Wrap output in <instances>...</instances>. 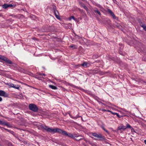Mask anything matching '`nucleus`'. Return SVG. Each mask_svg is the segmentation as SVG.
I'll list each match as a JSON object with an SVG mask.
<instances>
[{"label":"nucleus","mask_w":146,"mask_h":146,"mask_svg":"<svg viewBox=\"0 0 146 146\" xmlns=\"http://www.w3.org/2000/svg\"><path fill=\"white\" fill-rule=\"evenodd\" d=\"M81 139H82V138H80V139H76V140H80Z\"/></svg>","instance_id":"33"},{"label":"nucleus","mask_w":146,"mask_h":146,"mask_svg":"<svg viewBox=\"0 0 146 146\" xmlns=\"http://www.w3.org/2000/svg\"><path fill=\"white\" fill-rule=\"evenodd\" d=\"M131 131H134V130L133 129L132 127H131Z\"/></svg>","instance_id":"30"},{"label":"nucleus","mask_w":146,"mask_h":146,"mask_svg":"<svg viewBox=\"0 0 146 146\" xmlns=\"http://www.w3.org/2000/svg\"><path fill=\"white\" fill-rule=\"evenodd\" d=\"M0 96L6 97L7 96V94L4 91L0 90Z\"/></svg>","instance_id":"6"},{"label":"nucleus","mask_w":146,"mask_h":146,"mask_svg":"<svg viewBox=\"0 0 146 146\" xmlns=\"http://www.w3.org/2000/svg\"><path fill=\"white\" fill-rule=\"evenodd\" d=\"M126 129V127H125V126H123L122 125L119 126L118 127V129L119 130H120L121 129L124 130Z\"/></svg>","instance_id":"10"},{"label":"nucleus","mask_w":146,"mask_h":146,"mask_svg":"<svg viewBox=\"0 0 146 146\" xmlns=\"http://www.w3.org/2000/svg\"><path fill=\"white\" fill-rule=\"evenodd\" d=\"M20 86L18 85H14V87H13V88L19 90V88Z\"/></svg>","instance_id":"16"},{"label":"nucleus","mask_w":146,"mask_h":146,"mask_svg":"<svg viewBox=\"0 0 146 146\" xmlns=\"http://www.w3.org/2000/svg\"><path fill=\"white\" fill-rule=\"evenodd\" d=\"M108 11L109 13L111 15L112 17L114 19H115L116 17L110 9L108 10Z\"/></svg>","instance_id":"9"},{"label":"nucleus","mask_w":146,"mask_h":146,"mask_svg":"<svg viewBox=\"0 0 146 146\" xmlns=\"http://www.w3.org/2000/svg\"><path fill=\"white\" fill-rule=\"evenodd\" d=\"M144 142L145 143V144L146 145V140H145L144 141Z\"/></svg>","instance_id":"32"},{"label":"nucleus","mask_w":146,"mask_h":146,"mask_svg":"<svg viewBox=\"0 0 146 146\" xmlns=\"http://www.w3.org/2000/svg\"><path fill=\"white\" fill-rule=\"evenodd\" d=\"M72 19H73L74 20H75L74 17L73 16H71L69 18V20H71Z\"/></svg>","instance_id":"24"},{"label":"nucleus","mask_w":146,"mask_h":146,"mask_svg":"<svg viewBox=\"0 0 146 146\" xmlns=\"http://www.w3.org/2000/svg\"><path fill=\"white\" fill-rule=\"evenodd\" d=\"M49 87L50 88L54 90H56L57 88L56 86L52 85H49Z\"/></svg>","instance_id":"12"},{"label":"nucleus","mask_w":146,"mask_h":146,"mask_svg":"<svg viewBox=\"0 0 146 146\" xmlns=\"http://www.w3.org/2000/svg\"><path fill=\"white\" fill-rule=\"evenodd\" d=\"M110 112L111 113H112V114H113V115H117V116L118 117H121V116L120 115H119L118 113H114V112H113L112 111H110Z\"/></svg>","instance_id":"14"},{"label":"nucleus","mask_w":146,"mask_h":146,"mask_svg":"<svg viewBox=\"0 0 146 146\" xmlns=\"http://www.w3.org/2000/svg\"><path fill=\"white\" fill-rule=\"evenodd\" d=\"M125 127H126V129L127 128H131V126L129 124H127L126 125V126H125Z\"/></svg>","instance_id":"19"},{"label":"nucleus","mask_w":146,"mask_h":146,"mask_svg":"<svg viewBox=\"0 0 146 146\" xmlns=\"http://www.w3.org/2000/svg\"><path fill=\"white\" fill-rule=\"evenodd\" d=\"M96 6L98 7L101 11H103L104 9L102 7L100 4H97L96 5Z\"/></svg>","instance_id":"13"},{"label":"nucleus","mask_w":146,"mask_h":146,"mask_svg":"<svg viewBox=\"0 0 146 146\" xmlns=\"http://www.w3.org/2000/svg\"><path fill=\"white\" fill-rule=\"evenodd\" d=\"M92 134L93 136L96 137L98 138H102V136L101 134H98L96 133H93Z\"/></svg>","instance_id":"7"},{"label":"nucleus","mask_w":146,"mask_h":146,"mask_svg":"<svg viewBox=\"0 0 146 146\" xmlns=\"http://www.w3.org/2000/svg\"><path fill=\"white\" fill-rule=\"evenodd\" d=\"M38 128L40 129H42L46 130L48 132L50 133L51 132V128L49 127L48 126L45 125H40L39 126H38Z\"/></svg>","instance_id":"2"},{"label":"nucleus","mask_w":146,"mask_h":146,"mask_svg":"<svg viewBox=\"0 0 146 146\" xmlns=\"http://www.w3.org/2000/svg\"><path fill=\"white\" fill-rule=\"evenodd\" d=\"M13 6V5H12V4L8 5V7H12Z\"/></svg>","instance_id":"25"},{"label":"nucleus","mask_w":146,"mask_h":146,"mask_svg":"<svg viewBox=\"0 0 146 146\" xmlns=\"http://www.w3.org/2000/svg\"><path fill=\"white\" fill-rule=\"evenodd\" d=\"M75 46H75V45H71V46H70V47H71V48H73V47H75Z\"/></svg>","instance_id":"29"},{"label":"nucleus","mask_w":146,"mask_h":146,"mask_svg":"<svg viewBox=\"0 0 146 146\" xmlns=\"http://www.w3.org/2000/svg\"><path fill=\"white\" fill-rule=\"evenodd\" d=\"M64 131L58 128H56L55 129L51 128L50 133H55L58 132L61 133L63 135V132Z\"/></svg>","instance_id":"1"},{"label":"nucleus","mask_w":146,"mask_h":146,"mask_svg":"<svg viewBox=\"0 0 146 146\" xmlns=\"http://www.w3.org/2000/svg\"><path fill=\"white\" fill-rule=\"evenodd\" d=\"M3 8L4 9H6L8 7V4H5L2 6Z\"/></svg>","instance_id":"15"},{"label":"nucleus","mask_w":146,"mask_h":146,"mask_svg":"<svg viewBox=\"0 0 146 146\" xmlns=\"http://www.w3.org/2000/svg\"><path fill=\"white\" fill-rule=\"evenodd\" d=\"M2 100V98L0 97V102H1Z\"/></svg>","instance_id":"31"},{"label":"nucleus","mask_w":146,"mask_h":146,"mask_svg":"<svg viewBox=\"0 0 146 146\" xmlns=\"http://www.w3.org/2000/svg\"><path fill=\"white\" fill-rule=\"evenodd\" d=\"M103 110V111H108V112H110V111H110V110Z\"/></svg>","instance_id":"27"},{"label":"nucleus","mask_w":146,"mask_h":146,"mask_svg":"<svg viewBox=\"0 0 146 146\" xmlns=\"http://www.w3.org/2000/svg\"><path fill=\"white\" fill-rule=\"evenodd\" d=\"M0 124L3 125H6V124L5 123L1 120H0Z\"/></svg>","instance_id":"18"},{"label":"nucleus","mask_w":146,"mask_h":146,"mask_svg":"<svg viewBox=\"0 0 146 146\" xmlns=\"http://www.w3.org/2000/svg\"><path fill=\"white\" fill-rule=\"evenodd\" d=\"M63 135H66L68 137L72 138H74L75 137H79V136H77L76 134H74V135H73L71 133H68L66 131H64V132H63Z\"/></svg>","instance_id":"4"},{"label":"nucleus","mask_w":146,"mask_h":146,"mask_svg":"<svg viewBox=\"0 0 146 146\" xmlns=\"http://www.w3.org/2000/svg\"><path fill=\"white\" fill-rule=\"evenodd\" d=\"M53 10L54 13L56 18L58 19H60V17L58 15L59 13L58 11L56 9V7L54 6L53 7Z\"/></svg>","instance_id":"5"},{"label":"nucleus","mask_w":146,"mask_h":146,"mask_svg":"<svg viewBox=\"0 0 146 146\" xmlns=\"http://www.w3.org/2000/svg\"><path fill=\"white\" fill-rule=\"evenodd\" d=\"M6 84L7 85L9 88H13V87H14V85L11 83H7Z\"/></svg>","instance_id":"11"},{"label":"nucleus","mask_w":146,"mask_h":146,"mask_svg":"<svg viewBox=\"0 0 146 146\" xmlns=\"http://www.w3.org/2000/svg\"><path fill=\"white\" fill-rule=\"evenodd\" d=\"M87 65V63L86 62H84L82 64V65L83 66H86Z\"/></svg>","instance_id":"20"},{"label":"nucleus","mask_w":146,"mask_h":146,"mask_svg":"<svg viewBox=\"0 0 146 146\" xmlns=\"http://www.w3.org/2000/svg\"><path fill=\"white\" fill-rule=\"evenodd\" d=\"M0 128H1L3 130V129H5V130H6L7 131H8L9 132V130H8L7 129H5L4 128L1 127H0Z\"/></svg>","instance_id":"23"},{"label":"nucleus","mask_w":146,"mask_h":146,"mask_svg":"<svg viewBox=\"0 0 146 146\" xmlns=\"http://www.w3.org/2000/svg\"><path fill=\"white\" fill-rule=\"evenodd\" d=\"M105 131H106V132H108V131H106V130Z\"/></svg>","instance_id":"34"},{"label":"nucleus","mask_w":146,"mask_h":146,"mask_svg":"<svg viewBox=\"0 0 146 146\" xmlns=\"http://www.w3.org/2000/svg\"><path fill=\"white\" fill-rule=\"evenodd\" d=\"M142 27L143 28L144 30L146 31V26L145 25H143Z\"/></svg>","instance_id":"22"},{"label":"nucleus","mask_w":146,"mask_h":146,"mask_svg":"<svg viewBox=\"0 0 146 146\" xmlns=\"http://www.w3.org/2000/svg\"><path fill=\"white\" fill-rule=\"evenodd\" d=\"M84 9H85L87 11L88 10V9L87 7L86 6H84Z\"/></svg>","instance_id":"28"},{"label":"nucleus","mask_w":146,"mask_h":146,"mask_svg":"<svg viewBox=\"0 0 146 146\" xmlns=\"http://www.w3.org/2000/svg\"><path fill=\"white\" fill-rule=\"evenodd\" d=\"M39 75L41 76H46L45 74H39Z\"/></svg>","instance_id":"26"},{"label":"nucleus","mask_w":146,"mask_h":146,"mask_svg":"<svg viewBox=\"0 0 146 146\" xmlns=\"http://www.w3.org/2000/svg\"><path fill=\"white\" fill-rule=\"evenodd\" d=\"M94 11L96 13H98L100 15H101L98 9H96L94 10Z\"/></svg>","instance_id":"17"},{"label":"nucleus","mask_w":146,"mask_h":146,"mask_svg":"<svg viewBox=\"0 0 146 146\" xmlns=\"http://www.w3.org/2000/svg\"><path fill=\"white\" fill-rule=\"evenodd\" d=\"M29 107L30 110L34 112H36L38 110V108L34 104H30L29 106Z\"/></svg>","instance_id":"3"},{"label":"nucleus","mask_w":146,"mask_h":146,"mask_svg":"<svg viewBox=\"0 0 146 146\" xmlns=\"http://www.w3.org/2000/svg\"><path fill=\"white\" fill-rule=\"evenodd\" d=\"M5 57L4 56H2L1 55H0V59H1L3 60V59L5 58Z\"/></svg>","instance_id":"21"},{"label":"nucleus","mask_w":146,"mask_h":146,"mask_svg":"<svg viewBox=\"0 0 146 146\" xmlns=\"http://www.w3.org/2000/svg\"><path fill=\"white\" fill-rule=\"evenodd\" d=\"M3 60L8 64H12V62L10 60L5 57L4 59H3Z\"/></svg>","instance_id":"8"}]
</instances>
